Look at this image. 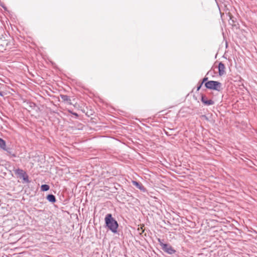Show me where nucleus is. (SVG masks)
Masks as SVG:
<instances>
[{"instance_id":"nucleus-10","label":"nucleus","mask_w":257,"mask_h":257,"mask_svg":"<svg viewBox=\"0 0 257 257\" xmlns=\"http://www.w3.org/2000/svg\"><path fill=\"white\" fill-rule=\"evenodd\" d=\"M0 147L3 149L4 150H5V151H7V148H6V142L5 141L0 138Z\"/></svg>"},{"instance_id":"nucleus-7","label":"nucleus","mask_w":257,"mask_h":257,"mask_svg":"<svg viewBox=\"0 0 257 257\" xmlns=\"http://www.w3.org/2000/svg\"><path fill=\"white\" fill-rule=\"evenodd\" d=\"M132 183L134 185H135L137 188L141 190H144V187L143 186V185L136 181H133Z\"/></svg>"},{"instance_id":"nucleus-6","label":"nucleus","mask_w":257,"mask_h":257,"mask_svg":"<svg viewBox=\"0 0 257 257\" xmlns=\"http://www.w3.org/2000/svg\"><path fill=\"white\" fill-rule=\"evenodd\" d=\"M225 67L223 63L220 62L218 64V73L220 76H222L225 73Z\"/></svg>"},{"instance_id":"nucleus-4","label":"nucleus","mask_w":257,"mask_h":257,"mask_svg":"<svg viewBox=\"0 0 257 257\" xmlns=\"http://www.w3.org/2000/svg\"><path fill=\"white\" fill-rule=\"evenodd\" d=\"M14 171L16 175H19L21 178H22L25 182H29V177L26 172L23 170L18 168L14 170Z\"/></svg>"},{"instance_id":"nucleus-5","label":"nucleus","mask_w":257,"mask_h":257,"mask_svg":"<svg viewBox=\"0 0 257 257\" xmlns=\"http://www.w3.org/2000/svg\"><path fill=\"white\" fill-rule=\"evenodd\" d=\"M201 101L206 105H211L214 103V102L211 99H208L205 95H202Z\"/></svg>"},{"instance_id":"nucleus-8","label":"nucleus","mask_w":257,"mask_h":257,"mask_svg":"<svg viewBox=\"0 0 257 257\" xmlns=\"http://www.w3.org/2000/svg\"><path fill=\"white\" fill-rule=\"evenodd\" d=\"M60 97L62 99V100L64 102H68L70 104H71V99L68 95H64V94H61Z\"/></svg>"},{"instance_id":"nucleus-14","label":"nucleus","mask_w":257,"mask_h":257,"mask_svg":"<svg viewBox=\"0 0 257 257\" xmlns=\"http://www.w3.org/2000/svg\"><path fill=\"white\" fill-rule=\"evenodd\" d=\"M70 112H71L72 114H73V115L76 116H78V114L77 113H75V112H72L71 111H69Z\"/></svg>"},{"instance_id":"nucleus-15","label":"nucleus","mask_w":257,"mask_h":257,"mask_svg":"<svg viewBox=\"0 0 257 257\" xmlns=\"http://www.w3.org/2000/svg\"><path fill=\"white\" fill-rule=\"evenodd\" d=\"M202 117H205L206 119H207V117L205 115H202Z\"/></svg>"},{"instance_id":"nucleus-2","label":"nucleus","mask_w":257,"mask_h":257,"mask_svg":"<svg viewBox=\"0 0 257 257\" xmlns=\"http://www.w3.org/2000/svg\"><path fill=\"white\" fill-rule=\"evenodd\" d=\"M205 86L208 89L219 91L221 89L222 84L219 82L211 80L206 82Z\"/></svg>"},{"instance_id":"nucleus-3","label":"nucleus","mask_w":257,"mask_h":257,"mask_svg":"<svg viewBox=\"0 0 257 257\" xmlns=\"http://www.w3.org/2000/svg\"><path fill=\"white\" fill-rule=\"evenodd\" d=\"M158 241L160 245L161 246L162 249L165 252L169 254H172L176 252V250L174 249L171 245H170L169 244L163 243L160 238H158Z\"/></svg>"},{"instance_id":"nucleus-9","label":"nucleus","mask_w":257,"mask_h":257,"mask_svg":"<svg viewBox=\"0 0 257 257\" xmlns=\"http://www.w3.org/2000/svg\"><path fill=\"white\" fill-rule=\"evenodd\" d=\"M47 199L49 202L52 203H54L56 201L55 196L53 194H49L47 196Z\"/></svg>"},{"instance_id":"nucleus-11","label":"nucleus","mask_w":257,"mask_h":257,"mask_svg":"<svg viewBox=\"0 0 257 257\" xmlns=\"http://www.w3.org/2000/svg\"><path fill=\"white\" fill-rule=\"evenodd\" d=\"M49 186L47 184H44L41 186V190L42 191H47L49 189Z\"/></svg>"},{"instance_id":"nucleus-16","label":"nucleus","mask_w":257,"mask_h":257,"mask_svg":"<svg viewBox=\"0 0 257 257\" xmlns=\"http://www.w3.org/2000/svg\"><path fill=\"white\" fill-rule=\"evenodd\" d=\"M0 95H1V96L3 95L2 92H0Z\"/></svg>"},{"instance_id":"nucleus-1","label":"nucleus","mask_w":257,"mask_h":257,"mask_svg":"<svg viewBox=\"0 0 257 257\" xmlns=\"http://www.w3.org/2000/svg\"><path fill=\"white\" fill-rule=\"evenodd\" d=\"M104 220L107 228L113 233H116L118 224L116 220L112 217V214L110 213L107 214L105 217Z\"/></svg>"},{"instance_id":"nucleus-13","label":"nucleus","mask_w":257,"mask_h":257,"mask_svg":"<svg viewBox=\"0 0 257 257\" xmlns=\"http://www.w3.org/2000/svg\"><path fill=\"white\" fill-rule=\"evenodd\" d=\"M202 84L200 83V84L197 87V90L198 91L201 88Z\"/></svg>"},{"instance_id":"nucleus-12","label":"nucleus","mask_w":257,"mask_h":257,"mask_svg":"<svg viewBox=\"0 0 257 257\" xmlns=\"http://www.w3.org/2000/svg\"><path fill=\"white\" fill-rule=\"evenodd\" d=\"M207 80H208V77H204L202 81V82L201 83L203 84V83L205 82Z\"/></svg>"}]
</instances>
